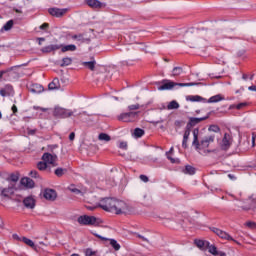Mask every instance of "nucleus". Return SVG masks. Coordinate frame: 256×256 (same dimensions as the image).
Returning a JSON list of instances; mask_svg holds the SVG:
<instances>
[{
	"label": "nucleus",
	"mask_w": 256,
	"mask_h": 256,
	"mask_svg": "<svg viewBox=\"0 0 256 256\" xmlns=\"http://www.w3.org/2000/svg\"><path fill=\"white\" fill-rule=\"evenodd\" d=\"M98 207L103 211L121 215L127 209V204L115 198H102L98 203Z\"/></svg>",
	"instance_id": "1"
},
{
	"label": "nucleus",
	"mask_w": 256,
	"mask_h": 256,
	"mask_svg": "<svg viewBox=\"0 0 256 256\" xmlns=\"http://www.w3.org/2000/svg\"><path fill=\"white\" fill-rule=\"evenodd\" d=\"M213 141H215V136H206L199 143V128H195L193 130L192 145L195 147L196 151H199V149H201V147H202V149H207V147H209V144L213 143Z\"/></svg>",
	"instance_id": "2"
},
{
	"label": "nucleus",
	"mask_w": 256,
	"mask_h": 256,
	"mask_svg": "<svg viewBox=\"0 0 256 256\" xmlns=\"http://www.w3.org/2000/svg\"><path fill=\"white\" fill-rule=\"evenodd\" d=\"M213 141H215V136H206L199 143V128H195L193 130L192 145L195 147L196 151H199V149H201V147H202V149H207V147H209V144L213 143Z\"/></svg>",
	"instance_id": "3"
},
{
	"label": "nucleus",
	"mask_w": 256,
	"mask_h": 256,
	"mask_svg": "<svg viewBox=\"0 0 256 256\" xmlns=\"http://www.w3.org/2000/svg\"><path fill=\"white\" fill-rule=\"evenodd\" d=\"M195 85H201V83H197V82L177 83L171 80H163L162 85L158 87V91H171L173 87H195Z\"/></svg>",
	"instance_id": "4"
},
{
	"label": "nucleus",
	"mask_w": 256,
	"mask_h": 256,
	"mask_svg": "<svg viewBox=\"0 0 256 256\" xmlns=\"http://www.w3.org/2000/svg\"><path fill=\"white\" fill-rule=\"evenodd\" d=\"M77 222L79 225L97 227L101 223V220L95 216L82 215L78 217Z\"/></svg>",
	"instance_id": "5"
},
{
	"label": "nucleus",
	"mask_w": 256,
	"mask_h": 256,
	"mask_svg": "<svg viewBox=\"0 0 256 256\" xmlns=\"http://www.w3.org/2000/svg\"><path fill=\"white\" fill-rule=\"evenodd\" d=\"M138 115L139 112H124L118 115L117 119L123 123H133V121H137Z\"/></svg>",
	"instance_id": "6"
},
{
	"label": "nucleus",
	"mask_w": 256,
	"mask_h": 256,
	"mask_svg": "<svg viewBox=\"0 0 256 256\" xmlns=\"http://www.w3.org/2000/svg\"><path fill=\"white\" fill-rule=\"evenodd\" d=\"M211 232L215 233V235H217V237H220V239H223L224 241H233L234 243H237V245H241V243H239L237 240L233 239V237H231V235H229V233H227L219 228L212 227Z\"/></svg>",
	"instance_id": "7"
},
{
	"label": "nucleus",
	"mask_w": 256,
	"mask_h": 256,
	"mask_svg": "<svg viewBox=\"0 0 256 256\" xmlns=\"http://www.w3.org/2000/svg\"><path fill=\"white\" fill-rule=\"evenodd\" d=\"M54 117L67 119L73 115V111L57 106L53 111Z\"/></svg>",
	"instance_id": "8"
},
{
	"label": "nucleus",
	"mask_w": 256,
	"mask_h": 256,
	"mask_svg": "<svg viewBox=\"0 0 256 256\" xmlns=\"http://www.w3.org/2000/svg\"><path fill=\"white\" fill-rule=\"evenodd\" d=\"M57 159V155L48 152L42 155V161H45L48 167L49 165H52V167H57Z\"/></svg>",
	"instance_id": "9"
},
{
	"label": "nucleus",
	"mask_w": 256,
	"mask_h": 256,
	"mask_svg": "<svg viewBox=\"0 0 256 256\" xmlns=\"http://www.w3.org/2000/svg\"><path fill=\"white\" fill-rule=\"evenodd\" d=\"M48 13L52 17H56L59 19L61 17H65V15H67V13H69V9L68 8H49Z\"/></svg>",
	"instance_id": "10"
},
{
	"label": "nucleus",
	"mask_w": 256,
	"mask_h": 256,
	"mask_svg": "<svg viewBox=\"0 0 256 256\" xmlns=\"http://www.w3.org/2000/svg\"><path fill=\"white\" fill-rule=\"evenodd\" d=\"M208 117H209V115L200 117V118L190 117L189 121L186 125V131L191 132V129H193V127H195V125H199V123H201V121H207Z\"/></svg>",
	"instance_id": "11"
},
{
	"label": "nucleus",
	"mask_w": 256,
	"mask_h": 256,
	"mask_svg": "<svg viewBox=\"0 0 256 256\" xmlns=\"http://www.w3.org/2000/svg\"><path fill=\"white\" fill-rule=\"evenodd\" d=\"M43 197L47 201H55V199H57V191L47 188L43 192Z\"/></svg>",
	"instance_id": "12"
},
{
	"label": "nucleus",
	"mask_w": 256,
	"mask_h": 256,
	"mask_svg": "<svg viewBox=\"0 0 256 256\" xmlns=\"http://www.w3.org/2000/svg\"><path fill=\"white\" fill-rule=\"evenodd\" d=\"M231 147V135L225 133L221 143V149L227 151Z\"/></svg>",
	"instance_id": "13"
},
{
	"label": "nucleus",
	"mask_w": 256,
	"mask_h": 256,
	"mask_svg": "<svg viewBox=\"0 0 256 256\" xmlns=\"http://www.w3.org/2000/svg\"><path fill=\"white\" fill-rule=\"evenodd\" d=\"M61 49V44H51L41 48L42 53H53L55 51H59Z\"/></svg>",
	"instance_id": "14"
},
{
	"label": "nucleus",
	"mask_w": 256,
	"mask_h": 256,
	"mask_svg": "<svg viewBox=\"0 0 256 256\" xmlns=\"http://www.w3.org/2000/svg\"><path fill=\"white\" fill-rule=\"evenodd\" d=\"M86 5L91 9H102L103 3L99 0H85Z\"/></svg>",
	"instance_id": "15"
},
{
	"label": "nucleus",
	"mask_w": 256,
	"mask_h": 256,
	"mask_svg": "<svg viewBox=\"0 0 256 256\" xmlns=\"http://www.w3.org/2000/svg\"><path fill=\"white\" fill-rule=\"evenodd\" d=\"M20 183L24 187H27V189H33V187H35V181H33V179H31L29 177L22 178Z\"/></svg>",
	"instance_id": "16"
},
{
	"label": "nucleus",
	"mask_w": 256,
	"mask_h": 256,
	"mask_svg": "<svg viewBox=\"0 0 256 256\" xmlns=\"http://www.w3.org/2000/svg\"><path fill=\"white\" fill-rule=\"evenodd\" d=\"M24 206H26L27 209H34L35 208V199L33 197H27L23 200Z\"/></svg>",
	"instance_id": "17"
},
{
	"label": "nucleus",
	"mask_w": 256,
	"mask_h": 256,
	"mask_svg": "<svg viewBox=\"0 0 256 256\" xmlns=\"http://www.w3.org/2000/svg\"><path fill=\"white\" fill-rule=\"evenodd\" d=\"M48 89L50 91H54V89H61V83H59V78H54L53 81L48 85Z\"/></svg>",
	"instance_id": "18"
},
{
	"label": "nucleus",
	"mask_w": 256,
	"mask_h": 256,
	"mask_svg": "<svg viewBox=\"0 0 256 256\" xmlns=\"http://www.w3.org/2000/svg\"><path fill=\"white\" fill-rule=\"evenodd\" d=\"M37 169L39 171H48V173H51V167H49L45 161L38 162Z\"/></svg>",
	"instance_id": "19"
},
{
	"label": "nucleus",
	"mask_w": 256,
	"mask_h": 256,
	"mask_svg": "<svg viewBox=\"0 0 256 256\" xmlns=\"http://www.w3.org/2000/svg\"><path fill=\"white\" fill-rule=\"evenodd\" d=\"M249 107V103L247 102H242V103H239V104H232L229 106V109H237L238 111H241L245 108Z\"/></svg>",
	"instance_id": "20"
},
{
	"label": "nucleus",
	"mask_w": 256,
	"mask_h": 256,
	"mask_svg": "<svg viewBox=\"0 0 256 256\" xmlns=\"http://www.w3.org/2000/svg\"><path fill=\"white\" fill-rule=\"evenodd\" d=\"M61 52L62 53H67V51H77V46L76 45H74V44H68V45H65V46H63V45H61Z\"/></svg>",
	"instance_id": "21"
},
{
	"label": "nucleus",
	"mask_w": 256,
	"mask_h": 256,
	"mask_svg": "<svg viewBox=\"0 0 256 256\" xmlns=\"http://www.w3.org/2000/svg\"><path fill=\"white\" fill-rule=\"evenodd\" d=\"M219 101H225V97H222L221 94H217L208 99V103H219Z\"/></svg>",
	"instance_id": "22"
},
{
	"label": "nucleus",
	"mask_w": 256,
	"mask_h": 256,
	"mask_svg": "<svg viewBox=\"0 0 256 256\" xmlns=\"http://www.w3.org/2000/svg\"><path fill=\"white\" fill-rule=\"evenodd\" d=\"M30 91L31 93H36V94L43 93V87L40 84H33L30 87Z\"/></svg>",
	"instance_id": "23"
},
{
	"label": "nucleus",
	"mask_w": 256,
	"mask_h": 256,
	"mask_svg": "<svg viewBox=\"0 0 256 256\" xmlns=\"http://www.w3.org/2000/svg\"><path fill=\"white\" fill-rule=\"evenodd\" d=\"M189 135H191V132H189V130H185L182 140L183 149H187V141H189Z\"/></svg>",
	"instance_id": "24"
},
{
	"label": "nucleus",
	"mask_w": 256,
	"mask_h": 256,
	"mask_svg": "<svg viewBox=\"0 0 256 256\" xmlns=\"http://www.w3.org/2000/svg\"><path fill=\"white\" fill-rule=\"evenodd\" d=\"M195 167L191 166V165H186L185 169L183 170V173L185 175H195Z\"/></svg>",
	"instance_id": "25"
},
{
	"label": "nucleus",
	"mask_w": 256,
	"mask_h": 256,
	"mask_svg": "<svg viewBox=\"0 0 256 256\" xmlns=\"http://www.w3.org/2000/svg\"><path fill=\"white\" fill-rule=\"evenodd\" d=\"M144 135H145V130L141 128H136L133 132V137H135L136 139H139Z\"/></svg>",
	"instance_id": "26"
},
{
	"label": "nucleus",
	"mask_w": 256,
	"mask_h": 256,
	"mask_svg": "<svg viewBox=\"0 0 256 256\" xmlns=\"http://www.w3.org/2000/svg\"><path fill=\"white\" fill-rule=\"evenodd\" d=\"M73 63V59L71 57H65L62 59V63L60 64V67H69Z\"/></svg>",
	"instance_id": "27"
},
{
	"label": "nucleus",
	"mask_w": 256,
	"mask_h": 256,
	"mask_svg": "<svg viewBox=\"0 0 256 256\" xmlns=\"http://www.w3.org/2000/svg\"><path fill=\"white\" fill-rule=\"evenodd\" d=\"M15 22L13 20H9L1 29V31H11L13 29V25Z\"/></svg>",
	"instance_id": "28"
},
{
	"label": "nucleus",
	"mask_w": 256,
	"mask_h": 256,
	"mask_svg": "<svg viewBox=\"0 0 256 256\" xmlns=\"http://www.w3.org/2000/svg\"><path fill=\"white\" fill-rule=\"evenodd\" d=\"M20 240H22L23 243H25V245H28V247L35 249V242H33V240H31L27 237H22V239H20Z\"/></svg>",
	"instance_id": "29"
},
{
	"label": "nucleus",
	"mask_w": 256,
	"mask_h": 256,
	"mask_svg": "<svg viewBox=\"0 0 256 256\" xmlns=\"http://www.w3.org/2000/svg\"><path fill=\"white\" fill-rule=\"evenodd\" d=\"M187 101H191V102H199V101H203V97L199 96V95H190L186 97Z\"/></svg>",
	"instance_id": "30"
},
{
	"label": "nucleus",
	"mask_w": 256,
	"mask_h": 256,
	"mask_svg": "<svg viewBox=\"0 0 256 256\" xmlns=\"http://www.w3.org/2000/svg\"><path fill=\"white\" fill-rule=\"evenodd\" d=\"M71 39H73L74 41H77L78 43H85V38L83 37V34L72 35Z\"/></svg>",
	"instance_id": "31"
},
{
	"label": "nucleus",
	"mask_w": 256,
	"mask_h": 256,
	"mask_svg": "<svg viewBox=\"0 0 256 256\" xmlns=\"http://www.w3.org/2000/svg\"><path fill=\"white\" fill-rule=\"evenodd\" d=\"M19 66H12L10 68H7L5 70L0 71V79H3V75H6V73H11V71H15V69H18Z\"/></svg>",
	"instance_id": "32"
},
{
	"label": "nucleus",
	"mask_w": 256,
	"mask_h": 256,
	"mask_svg": "<svg viewBox=\"0 0 256 256\" xmlns=\"http://www.w3.org/2000/svg\"><path fill=\"white\" fill-rule=\"evenodd\" d=\"M11 193H13V187L3 188L1 190V195L3 197H9V195H11Z\"/></svg>",
	"instance_id": "33"
},
{
	"label": "nucleus",
	"mask_w": 256,
	"mask_h": 256,
	"mask_svg": "<svg viewBox=\"0 0 256 256\" xmlns=\"http://www.w3.org/2000/svg\"><path fill=\"white\" fill-rule=\"evenodd\" d=\"M167 109L168 110H173V109H179V102L178 101H171L168 105H167Z\"/></svg>",
	"instance_id": "34"
},
{
	"label": "nucleus",
	"mask_w": 256,
	"mask_h": 256,
	"mask_svg": "<svg viewBox=\"0 0 256 256\" xmlns=\"http://www.w3.org/2000/svg\"><path fill=\"white\" fill-rule=\"evenodd\" d=\"M183 73V68L182 67H174L172 70V77H179Z\"/></svg>",
	"instance_id": "35"
},
{
	"label": "nucleus",
	"mask_w": 256,
	"mask_h": 256,
	"mask_svg": "<svg viewBox=\"0 0 256 256\" xmlns=\"http://www.w3.org/2000/svg\"><path fill=\"white\" fill-rule=\"evenodd\" d=\"M56 177H63L65 173H67V169L66 168H57L54 171Z\"/></svg>",
	"instance_id": "36"
},
{
	"label": "nucleus",
	"mask_w": 256,
	"mask_h": 256,
	"mask_svg": "<svg viewBox=\"0 0 256 256\" xmlns=\"http://www.w3.org/2000/svg\"><path fill=\"white\" fill-rule=\"evenodd\" d=\"M98 139L99 141H106V143H108V141H111V136L106 133H100Z\"/></svg>",
	"instance_id": "37"
},
{
	"label": "nucleus",
	"mask_w": 256,
	"mask_h": 256,
	"mask_svg": "<svg viewBox=\"0 0 256 256\" xmlns=\"http://www.w3.org/2000/svg\"><path fill=\"white\" fill-rule=\"evenodd\" d=\"M7 181H12V183H17V181H19V173L10 174Z\"/></svg>",
	"instance_id": "38"
},
{
	"label": "nucleus",
	"mask_w": 256,
	"mask_h": 256,
	"mask_svg": "<svg viewBox=\"0 0 256 256\" xmlns=\"http://www.w3.org/2000/svg\"><path fill=\"white\" fill-rule=\"evenodd\" d=\"M95 63V61L83 62V65L87 67V69H90V71H95Z\"/></svg>",
	"instance_id": "39"
},
{
	"label": "nucleus",
	"mask_w": 256,
	"mask_h": 256,
	"mask_svg": "<svg viewBox=\"0 0 256 256\" xmlns=\"http://www.w3.org/2000/svg\"><path fill=\"white\" fill-rule=\"evenodd\" d=\"M185 126V121L183 120H176L174 123V127H175V131H179V129H181V127Z\"/></svg>",
	"instance_id": "40"
},
{
	"label": "nucleus",
	"mask_w": 256,
	"mask_h": 256,
	"mask_svg": "<svg viewBox=\"0 0 256 256\" xmlns=\"http://www.w3.org/2000/svg\"><path fill=\"white\" fill-rule=\"evenodd\" d=\"M110 245L115 251H119V249H121V245H119L115 239H110Z\"/></svg>",
	"instance_id": "41"
},
{
	"label": "nucleus",
	"mask_w": 256,
	"mask_h": 256,
	"mask_svg": "<svg viewBox=\"0 0 256 256\" xmlns=\"http://www.w3.org/2000/svg\"><path fill=\"white\" fill-rule=\"evenodd\" d=\"M29 176L32 177V179H39V180H41V175H39V172L37 170H31L29 172Z\"/></svg>",
	"instance_id": "42"
},
{
	"label": "nucleus",
	"mask_w": 256,
	"mask_h": 256,
	"mask_svg": "<svg viewBox=\"0 0 256 256\" xmlns=\"http://www.w3.org/2000/svg\"><path fill=\"white\" fill-rule=\"evenodd\" d=\"M209 253H211V255L214 256H218L219 255V251L217 250V247L214 245L209 246Z\"/></svg>",
	"instance_id": "43"
},
{
	"label": "nucleus",
	"mask_w": 256,
	"mask_h": 256,
	"mask_svg": "<svg viewBox=\"0 0 256 256\" xmlns=\"http://www.w3.org/2000/svg\"><path fill=\"white\" fill-rule=\"evenodd\" d=\"M139 109H141V105H139V104H132V105H129V106H128V110H129L130 112H132V111H137V110H139Z\"/></svg>",
	"instance_id": "44"
},
{
	"label": "nucleus",
	"mask_w": 256,
	"mask_h": 256,
	"mask_svg": "<svg viewBox=\"0 0 256 256\" xmlns=\"http://www.w3.org/2000/svg\"><path fill=\"white\" fill-rule=\"evenodd\" d=\"M196 247H198L199 249H203V247H205V241L203 240H195L194 241Z\"/></svg>",
	"instance_id": "45"
},
{
	"label": "nucleus",
	"mask_w": 256,
	"mask_h": 256,
	"mask_svg": "<svg viewBox=\"0 0 256 256\" xmlns=\"http://www.w3.org/2000/svg\"><path fill=\"white\" fill-rule=\"evenodd\" d=\"M85 255L86 256H95V255H97V252L93 251V249H91V248H87L85 251Z\"/></svg>",
	"instance_id": "46"
},
{
	"label": "nucleus",
	"mask_w": 256,
	"mask_h": 256,
	"mask_svg": "<svg viewBox=\"0 0 256 256\" xmlns=\"http://www.w3.org/2000/svg\"><path fill=\"white\" fill-rule=\"evenodd\" d=\"M0 95H1L2 97H9L10 93H9V91H8L7 88H6V89H1V90H0Z\"/></svg>",
	"instance_id": "47"
},
{
	"label": "nucleus",
	"mask_w": 256,
	"mask_h": 256,
	"mask_svg": "<svg viewBox=\"0 0 256 256\" xmlns=\"http://www.w3.org/2000/svg\"><path fill=\"white\" fill-rule=\"evenodd\" d=\"M251 204L250 207L248 209H252V211L256 210V199H252L250 200Z\"/></svg>",
	"instance_id": "48"
},
{
	"label": "nucleus",
	"mask_w": 256,
	"mask_h": 256,
	"mask_svg": "<svg viewBox=\"0 0 256 256\" xmlns=\"http://www.w3.org/2000/svg\"><path fill=\"white\" fill-rule=\"evenodd\" d=\"M70 191L72 193H75V195H83V192H81V190H79L77 188H70Z\"/></svg>",
	"instance_id": "49"
},
{
	"label": "nucleus",
	"mask_w": 256,
	"mask_h": 256,
	"mask_svg": "<svg viewBox=\"0 0 256 256\" xmlns=\"http://www.w3.org/2000/svg\"><path fill=\"white\" fill-rule=\"evenodd\" d=\"M246 227H249V229H255L256 223L255 222H246Z\"/></svg>",
	"instance_id": "50"
},
{
	"label": "nucleus",
	"mask_w": 256,
	"mask_h": 256,
	"mask_svg": "<svg viewBox=\"0 0 256 256\" xmlns=\"http://www.w3.org/2000/svg\"><path fill=\"white\" fill-rule=\"evenodd\" d=\"M173 151V148L170 149L169 152H166V155H167V159H169V161H171V163H175V158H172L171 156H169V154Z\"/></svg>",
	"instance_id": "51"
},
{
	"label": "nucleus",
	"mask_w": 256,
	"mask_h": 256,
	"mask_svg": "<svg viewBox=\"0 0 256 256\" xmlns=\"http://www.w3.org/2000/svg\"><path fill=\"white\" fill-rule=\"evenodd\" d=\"M140 179L143 181V183H149V177L146 175L141 174Z\"/></svg>",
	"instance_id": "52"
},
{
	"label": "nucleus",
	"mask_w": 256,
	"mask_h": 256,
	"mask_svg": "<svg viewBox=\"0 0 256 256\" xmlns=\"http://www.w3.org/2000/svg\"><path fill=\"white\" fill-rule=\"evenodd\" d=\"M93 235H94L95 237H97L98 239H101V241H108L107 238H105V237H103V236H101V235H99V234H97V233H93Z\"/></svg>",
	"instance_id": "53"
},
{
	"label": "nucleus",
	"mask_w": 256,
	"mask_h": 256,
	"mask_svg": "<svg viewBox=\"0 0 256 256\" xmlns=\"http://www.w3.org/2000/svg\"><path fill=\"white\" fill-rule=\"evenodd\" d=\"M138 239H142L143 241H145L146 243H149V239H147L145 236L141 235V234H137Z\"/></svg>",
	"instance_id": "54"
},
{
	"label": "nucleus",
	"mask_w": 256,
	"mask_h": 256,
	"mask_svg": "<svg viewBox=\"0 0 256 256\" xmlns=\"http://www.w3.org/2000/svg\"><path fill=\"white\" fill-rule=\"evenodd\" d=\"M119 148L120 149H127V142H120L119 143Z\"/></svg>",
	"instance_id": "55"
},
{
	"label": "nucleus",
	"mask_w": 256,
	"mask_h": 256,
	"mask_svg": "<svg viewBox=\"0 0 256 256\" xmlns=\"http://www.w3.org/2000/svg\"><path fill=\"white\" fill-rule=\"evenodd\" d=\"M209 130H210V131H214V133H218L219 128H218V126L213 125V126H211V127L209 128Z\"/></svg>",
	"instance_id": "56"
},
{
	"label": "nucleus",
	"mask_w": 256,
	"mask_h": 256,
	"mask_svg": "<svg viewBox=\"0 0 256 256\" xmlns=\"http://www.w3.org/2000/svg\"><path fill=\"white\" fill-rule=\"evenodd\" d=\"M40 29L45 30V29H49V23H44L40 26Z\"/></svg>",
	"instance_id": "57"
},
{
	"label": "nucleus",
	"mask_w": 256,
	"mask_h": 256,
	"mask_svg": "<svg viewBox=\"0 0 256 256\" xmlns=\"http://www.w3.org/2000/svg\"><path fill=\"white\" fill-rule=\"evenodd\" d=\"M69 140L74 141L75 140V132L70 133Z\"/></svg>",
	"instance_id": "58"
},
{
	"label": "nucleus",
	"mask_w": 256,
	"mask_h": 256,
	"mask_svg": "<svg viewBox=\"0 0 256 256\" xmlns=\"http://www.w3.org/2000/svg\"><path fill=\"white\" fill-rule=\"evenodd\" d=\"M11 109H12L13 115H15V113H17V111H18L16 105H13Z\"/></svg>",
	"instance_id": "59"
},
{
	"label": "nucleus",
	"mask_w": 256,
	"mask_h": 256,
	"mask_svg": "<svg viewBox=\"0 0 256 256\" xmlns=\"http://www.w3.org/2000/svg\"><path fill=\"white\" fill-rule=\"evenodd\" d=\"M249 91H256V85L248 87Z\"/></svg>",
	"instance_id": "60"
},
{
	"label": "nucleus",
	"mask_w": 256,
	"mask_h": 256,
	"mask_svg": "<svg viewBox=\"0 0 256 256\" xmlns=\"http://www.w3.org/2000/svg\"><path fill=\"white\" fill-rule=\"evenodd\" d=\"M38 45H42V42L45 41V38H38Z\"/></svg>",
	"instance_id": "61"
},
{
	"label": "nucleus",
	"mask_w": 256,
	"mask_h": 256,
	"mask_svg": "<svg viewBox=\"0 0 256 256\" xmlns=\"http://www.w3.org/2000/svg\"><path fill=\"white\" fill-rule=\"evenodd\" d=\"M217 256H227V254L225 252H219L218 251V255Z\"/></svg>",
	"instance_id": "62"
},
{
	"label": "nucleus",
	"mask_w": 256,
	"mask_h": 256,
	"mask_svg": "<svg viewBox=\"0 0 256 256\" xmlns=\"http://www.w3.org/2000/svg\"><path fill=\"white\" fill-rule=\"evenodd\" d=\"M49 109H47V108H43V107H41L40 108V111H42L43 113H46V111H48Z\"/></svg>",
	"instance_id": "63"
},
{
	"label": "nucleus",
	"mask_w": 256,
	"mask_h": 256,
	"mask_svg": "<svg viewBox=\"0 0 256 256\" xmlns=\"http://www.w3.org/2000/svg\"><path fill=\"white\" fill-rule=\"evenodd\" d=\"M228 177H229V179H235V175H233V174H228Z\"/></svg>",
	"instance_id": "64"
}]
</instances>
